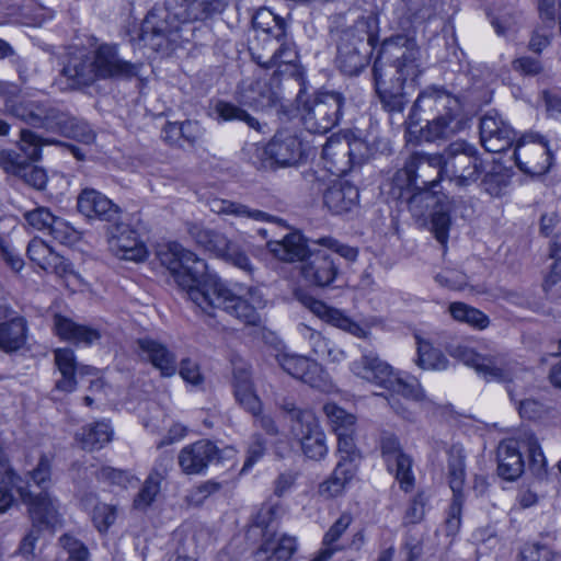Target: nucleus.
Here are the masks:
<instances>
[{"label": "nucleus", "instance_id": "obj_14", "mask_svg": "<svg viewBox=\"0 0 561 561\" xmlns=\"http://www.w3.org/2000/svg\"><path fill=\"white\" fill-rule=\"evenodd\" d=\"M92 56L99 80L136 78L144 67L141 62L123 59L116 44H100L92 50Z\"/></svg>", "mask_w": 561, "mask_h": 561}, {"label": "nucleus", "instance_id": "obj_20", "mask_svg": "<svg viewBox=\"0 0 561 561\" xmlns=\"http://www.w3.org/2000/svg\"><path fill=\"white\" fill-rule=\"evenodd\" d=\"M112 253L121 260L142 262L148 256V249L138 232L126 224H118L108 239Z\"/></svg>", "mask_w": 561, "mask_h": 561}, {"label": "nucleus", "instance_id": "obj_38", "mask_svg": "<svg viewBox=\"0 0 561 561\" xmlns=\"http://www.w3.org/2000/svg\"><path fill=\"white\" fill-rule=\"evenodd\" d=\"M356 471V463L337 461L332 474L319 485V494L327 499L341 495L355 477Z\"/></svg>", "mask_w": 561, "mask_h": 561}, {"label": "nucleus", "instance_id": "obj_39", "mask_svg": "<svg viewBox=\"0 0 561 561\" xmlns=\"http://www.w3.org/2000/svg\"><path fill=\"white\" fill-rule=\"evenodd\" d=\"M187 232L191 238L206 251L221 257L232 241L216 230L204 227L202 224H190Z\"/></svg>", "mask_w": 561, "mask_h": 561}, {"label": "nucleus", "instance_id": "obj_53", "mask_svg": "<svg viewBox=\"0 0 561 561\" xmlns=\"http://www.w3.org/2000/svg\"><path fill=\"white\" fill-rule=\"evenodd\" d=\"M483 173H485L481 182L483 190L491 196L502 195L510 183L507 173L500 165H493Z\"/></svg>", "mask_w": 561, "mask_h": 561}, {"label": "nucleus", "instance_id": "obj_8", "mask_svg": "<svg viewBox=\"0 0 561 561\" xmlns=\"http://www.w3.org/2000/svg\"><path fill=\"white\" fill-rule=\"evenodd\" d=\"M442 157L444 178L457 186L476 183L485 171L478 149L463 140L451 142Z\"/></svg>", "mask_w": 561, "mask_h": 561}, {"label": "nucleus", "instance_id": "obj_64", "mask_svg": "<svg viewBox=\"0 0 561 561\" xmlns=\"http://www.w3.org/2000/svg\"><path fill=\"white\" fill-rule=\"evenodd\" d=\"M96 478L100 481L108 482L124 488H126L134 479V477L128 471L118 470L108 466L102 467L96 472Z\"/></svg>", "mask_w": 561, "mask_h": 561}, {"label": "nucleus", "instance_id": "obj_44", "mask_svg": "<svg viewBox=\"0 0 561 561\" xmlns=\"http://www.w3.org/2000/svg\"><path fill=\"white\" fill-rule=\"evenodd\" d=\"M353 517L348 513H343L337 520L325 533L322 541V548L319 556L312 561H327L333 553L341 549L339 539L352 524Z\"/></svg>", "mask_w": 561, "mask_h": 561}, {"label": "nucleus", "instance_id": "obj_46", "mask_svg": "<svg viewBox=\"0 0 561 561\" xmlns=\"http://www.w3.org/2000/svg\"><path fill=\"white\" fill-rule=\"evenodd\" d=\"M417 340V359L416 364L423 369L445 370L448 367V359L437 348L425 340L416 337Z\"/></svg>", "mask_w": 561, "mask_h": 561}, {"label": "nucleus", "instance_id": "obj_58", "mask_svg": "<svg viewBox=\"0 0 561 561\" xmlns=\"http://www.w3.org/2000/svg\"><path fill=\"white\" fill-rule=\"evenodd\" d=\"M259 91L256 99L245 95V106L254 110H265L276 104L278 101L277 93L266 83V81H259Z\"/></svg>", "mask_w": 561, "mask_h": 561}, {"label": "nucleus", "instance_id": "obj_42", "mask_svg": "<svg viewBox=\"0 0 561 561\" xmlns=\"http://www.w3.org/2000/svg\"><path fill=\"white\" fill-rule=\"evenodd\" d=\"M336 64L343 73L355 76L367 65V57L358 46L342 42L337 48Z\"/></svg>", "mask_w": 561, "mask_h": 561}, {"label": "nucleus", "instance_id": "obj_36", "mask_svg": "<svg viewBox=\"0 0 561 561\" xmlns=\"http://www.w3.org/2000/svg\"><path fill=\"white\" fill-rule=\"evenodd\" d=\"M54 325L57 335L66 341H70L76 344L91 345L99 341L101 333L99 330L77 324L68 318L56 316L54 319Z\"/></svg>", "mask_w": 561, "mask_h": 561}, {"label": "nucleus", "instance_id": "obj_40", "mask_svg": "<svg viewBox=\"0 0 561 561\" xmlns=\"http://www.w3.org/2000/svg\"><path fill=\"white\" fill-rule=\"evenodd\" d=\"M27 337L26 321L15 317L0 323V350L5 353L15 352L24 346Z\"/></svg>", "mask_w": 561, "mask_h": 561}, {"label": "nucleus", "instance_id": "obj_25", "mask_svg": "<svg viewBox=\"0 0 561 561\" xmlns=\"http://www.w3.org/2000/svg\"><path fill=\"white\" fill-rule=\"evenodd\" d=\"M263 153L270 160V167L273 164L279 167H290L296 164L301 156V142L288 130H280L264 147Z\"/></svg>", "mask_w": 561, "mask_h": 561}, {"label": "nucleus", "instance_id": "obj_24", "mask_svg": "<svg viewBox=\"0 0 561 561\" xmlns=\"http://www.w3.org/2000/svg\"><path fill=\"white\" fill-rule=\"evenodd\" d=\"M55 364L61 377L56 381L55 388L58 391L70 393L77 389L76 376H94L96 369L89 365H81L77 362L75 352L71 348L62 347L54 351Z\"/></svg>", "mask_w": 561, "mask_h": 561}, {"label": "nucleus", "instance_id": "obj_29", "mask_svg": "<svg viewBox=\"0 0 561 561\" xmlns=\"http://www.w3.org/2000/svg\"><path fill=\"white\" fill-rule=\"evenodd\" d=\"M27 255L32 262L46 272L55 273L59 276L72 273L66 260L39 238H34L30 241Z\"/></svg>", "mask_w": 561, "mask_h": 561}, {"label": "nucleus", "instance_id": "obj_59", "mask_svg": "<svg viewBox=\"0 0 561 561\" xmlns=\"http://www.w3.org/2000/svg\"><path fill=\"white\" fill-rule=\"evenodd\" d=\"M49 234L59 243L67 245H71L79 240L77 230L59 217H55Z\"/></svg>", "mask_w": 561, "mask_h": 561}, {"label": "nucleus", "instance_id": "obj_22", "mask_svg": "<svg viewBox=\"0 0 561 561\" xmlns=\"http://www.w3.org/2000/svg\"><path fill=\"white\" fill-rule=\"evenodd\" d=\"M480 138L486 151L502 152L512 146L515 133L497 113L489 112L481 118Z\"/></svg>", "mask_w": 561, "mask_h": 561}, {"label": "nucleus", "instance_id": "obj_32", "mask_svg": "<svg viewBox=\"0 0 561 561\" xmlns=\"http://www.w3.org/2000/svg\"><path fill=\"white\" fill-rule=\"evenodd\" d=\"M272 47V54L263 55L252 51L253 59L263 68L270 69L273 67L294 66L298 59V54L295 49L294 43L284 35L277 36L268 41Z\"/></svg>", "mask_w": 561, "mask_h": 561}, {"label": "nucleus", "instance_id": "obj_4", "mask_svg": "<svg viewBox=\"0 0 561 561\" xmlns=\"http://www.w3.org/2000/svg\"><path fill=\"white\" fill-rule=\"evenodd\" d=\"M350 370L355 377L388 391V404L402 417H410L411 412L399 397L407 402H419L425 397L415 378L404 377L373 351H364L359 358L350 364Z\"/></svg>", "mask_w": 561, "mask_h": 561}, {"label": "nucleus", "instance_id": "obj_23", "mask_svg": "<svg viewBox=\"0 0 561 561\" xmlns=\"http://www.w3.org/2000/svg\"><path fill=\"white\" fill-rule=\"evenodd\" d=\"M4 108L26 124L48 130L57 107L32 100L8 99Z\"/></svg>", "mask_w": 561, "mask_h": 561}, {"label": "nucleus", "instance_id": "obj_18", "mask_svg": "<svg viewBox=\"0 0 561 561\" xmlns=\"http://www.w3.org/2000/svg\"><path fill=\"white\" fill-rule=\"evenodd\" d=\"M138 357L152 365L163 377H172L178 370L176 355L162 341L146 335L135 342Z\"/></svg>", "mask_w": 561, "mask_h": 561}, {"label": "nucleus", "instance_id": "obj_50", "mask_svg": "<svg viewBox=\"0 0 561 561\" xmlns=\"http://www.w3.org/2000/svg\"><path fill=\"white\" fill-rule=\"evenodd\" d=\"M165 476L167 466L163 468L162 472L156 470L149 474L134 501L136 508H146L153 502L154 497L160 491V482L165 478Z\"/></svg>", "mask_w": 561, "mask_h": 561}, {"label": "nucleus", "instance_id": "obj_31", "mask_svg": "<svg viewBox=\"0 0 561 561\" xmlns=\"http://www.w3.org/2000/svg\"><path fill=\"white\" fill-rule=\"evenodd\" d=\"M78 210L88 218L111 220L117 213V206L104 194L93 188H84L78 196Z\"/></svg>", "mask_w": 561, "mask_h": 561}, {"label": "nucleus", "instance_id": "obj_30", "mask_svg": "<svg viewBox=\"0 0 561 561\" xmlns=\"http://www.w3.org/2000/svg\"><path fill=\"white\" fill-rule=\"evenodd\" d=\"M359 192L347 181H336L323 193V204L333 214L347 213L356 207Z\"/></svg>", "mask_w": 561, "mask_h": 561}, {"label": "nucleus", "instance_id": "obj_51", "mask_svg": "<svg viewBox=\"0 0 561 561\" xmlns=\"http://www.w3.org/2000/svg\"><path fill=\"white\" fill-rule=\"evenodd\" d=\"M407 191L411 192L408 205L415 216H423L425 210L435 202V191L421 185H412Z\"/></svg>", "mask_w": 561, "mask_h": 561}, {"label": "nucleus", "instance_id": "obj_54", "mask_svg": "<svg viewBox=\"0 0 561 561\" xmlns=\"http://www.w3.org/2000/svg\"><path fill=\"white\" fill-rule=\"evenodd\" d=\"M49 141L43 139L30 129H22L20 133V149L31 161H37L42 157V147Z\"/></svg>", "mask_w": 561, "mask_h": 561}, {"label": "nucleus", "instance_id": "obj_27", "mask_svg": "<svg viewBox=\"0 0 561 561\" xmlns=\"http://www.w3.org/2000/svg\"><path fill=\"white\" fill-rule=\"evenodd\" d=\"M61 75L67 79L69 87L72 89L93 84L99 79L92 51L78 49L71 53L61 70Z\"/></svg>", "mask_w": 561, "mask_h": 561}, {"label": "nucleus", "instance_id": "obj_5", "mask_svg": "<svg viewBox=\"0 0 561 561\" xmlns=\"http://www.w3.org/2000/svg\"><path fill=\"white\" fill-rule=\"evenodd\" d=\"M411 119L425 121L422 129L426 140L449 138L463 128L459 100L436 85L421 91L411 108Z\"/></svg>", "mask_w": 561, "mask_h": 561}, {"label": "nucleus", "instance_id": "obj_34", "mask_svg": "<svg viewBox=\"0 0 561 561\" xmlns=\"http://www.w3.org/2000/svg\"><path fill=\"white\" fill-rule=\"evenodd\" d=\"M298 550L297 539L293 536L271 535L263 539L255 557L260 561H289Z\"/></svg>", "mask_w": 561, "mask_h": 561}, {"label": "nucleus", "instance_id": "obj_21", "mask_svg": "<svg viewBox=\"0 0 561 561\" xmlns=\"http://www.w3.org/2000/svg\"><path fill=\"white\" fill-rule=\"evenodd\" d=\"M300 272L307 282L324 287L336 278L339 266L327 250L311 249L300 266Z\"/></svg>", "mask_w": 561, "mask_h": 561}, {"label": "nucleus", "instance_id": "obj_11", "mask_svg": "<svg viewBox=\"0 0 561 561\" xmlns=\"http://www.w3.org/2000/svg\"><path fill=\"white\" fill-rule=\"evenodd\" d=\"M446 351L455 359L472 367L488 381H505L510 377L506 360L499 354H479L467 344L459 342L450 343Z\"/></svg>", "mask_w": 561, "mask_h": 561}, {"label": "nucleus", "instance_id": "obj_17", "mask_svg": "<svg viewBox=\"0 0 561 561\" xmlns=\"http://www.w3.org/2000/svg\"><path fill=\"white\" fill-rule=\"evenodd\" d=\"M380 449L388 470L394 473L400 488L405 492L411 491L415 481L412 471L413 460L402 450L399 439L392 434H382Z\"/></svg>", "mask_w": 561, "mask_h": 561}, {"label": "nucleus", "instance_id": "obj_15", "mask_svg": "<svg viewBox=\"0 0 561 561\" xmlns=\"http://www.w3.org/2000/svg\"><path fill=\"white\" fill-rule=\"evenodd\" d=\"M363 147L364 142L359 139L351 141L346 137H331L323 146L322 159L332 174L342 175L348 172L354 164L363 161V154L356 153V149Z\"/></svg>", "mask_w": 561, "mask_h": 561}, {"label": "nucleus", "instance_id": "obj_45", "mask_svg": "<svg viewBox=\"0 0 561 561\" xmlns=\"http://www.w3.org/2000/svg\"><path fill=\"white\" fill-rule=\"evenodd\" d=\"M448 311L454 320L466 323L477 330H484L490 324V319L485 313L465 302H451Z\"/></svg>", "mask_w": 561, "mask_h": 561}, {"label": "nucleus", "instance_id": "obj_3", "mask_svg": "<svg viewBox=\"0 0 561 561\" xmlns=\"http://www.w3.org/2000/svg\"><path fill=\"white\" fill-rule=\"evenodd\" d=\"M225 0H164V7L148 12L140 27L139 38L156 51H165L183 36L184 26L221 13Z\"/></svg>", "mask_w": 561, "mask_h": 561}, {"label": "nucleus", "instance_id": "obj_57", "mask_svg": "<svg viewBox=\"0 0 561 561\" xmlns=\"http://www.w3.org/2000/svg\"><path fill=\"white\" fill-rule=\"evenodd\" d=\"M298 331L308 342L312 353L320 358L324 357V354L328 352V347H332V341L304 323L298 325Z\"/></svg>", "mask_w": 561, "mask_h": 561}, {"label": "nucleus", "instance_id": "obj_62", "mask_svg": "<svg viewBox=\"0 0 561 561\" xmlns=\"http://www.w3.org/2000/svg\"><path fill=\"white\" fill-rule=\"evenodd\" d=\"M24 217L27 224L36 230H47L49 232L56 216L46 207H37L27 211Z\"/></svg>", "mask_w": 561, "mask_h": 561}, {"label": "nucleus", "instance_id": "obj_9", "mask_svg": "<svg viewBox=\"0 0 561 561\" xmlns=\"http://www.w3.org/2000/svg\"><path fill=\"white\" fill-rule=\"evenodd\" d=\"M448 482L453 491V501L449 505L447 517L442 526L446 536H455L461 525V511L465 501L463 485L466 480L465 449L459 444H454L447 450Z\"/></svg>", "mask_w": 561, "mask_h": 561}, {"label": "nucleus", "instance_id": "obj_33", "mask_svg": "<svg viewBox=\"0 0 561 561\" xmlns=\"http://www.w3.org/2000/svg\"><path fill=\"white\" fill-rule=\"evenodd\" d=\"M48 130L83 144H91L95 138L94 131L87 122L77 119L59 108H56Z\"/></svg>", "mask_w": 561, "mask_h": 561}, {"label": "nucleus", "instance_id": "obj_61", "mask_svg": "<svg viewBox=\"0 0 561 561\" xmlns=\"http://www.w3.org/2000/svg\"><path fill=\"white\" fill-rule=\"evenodd\" d=\"M234 396L239 403L253 415L261 411V401L253 390V385L234 386Z\"/></svg>", "mask_w": 561, "mask_h": 561}, {"label": "nucleus", "instance_id": "obj_49", "mask_svg": "<svg viewBox=\"0 0 561 561\" xmlns=\"http://www.w3.org/2000/svg\"><path fill=\"white\" fill-rule=\"evenodd\" d=\"M323 412L328 417L332 431L336 434L355 431L356 419L335 403L324 404Z\"/></svg>", "mask_w": 561, "mask_h": 561}, {"label": "nucleus", "instance_id": "obj_56", "mask_svg": "<svg viewBox=\"0 0 561 561\" xmlns=\"http://www.w3.org/2000/svg\"><path fill=\"white\" fill-rule=\"evenodd\" d=\"M355 431L343 432L341 434H336L337 437V454L339 461L350 462V463H358L360 459L359 450L357 449L354 442Z\"/></svg>", "mask_w": 561, "mask_h": 561}, {"label": "nucleus", "instance_id": "obj_13", "mask_svg": "<svg viewBox=\"0 0 561 561\" xmlns=\"http://www.w3.org/2000/svg\"><path fill=\"white\" fill-rule=\"evenodd\" d=\"M275 359L278 366L291 377L320 391L331 390V378L316 360L287 352L277 353Z\"/></svg>", "mask_w": 561, "mask_h": 561}, {"label": "nucleus", "instance_id": "obj_28", "mask_svg": "<svg viewBox=\"0 0 561 561\" xmlns=\"http://www.w3.org/2000/svg\"><path fill=\"white\" fill-rule=\"evenodd\" d=\"M266 249L275 259L287 263H302L311 250L306 238L297 231L287 233L280 240L267 241Z\"/></svg>", "mask_w": 561, "mask_h": 561}, {"label": "nucleus", "instance_id": "obj_35", "mask_svg": "<svg viewBox=\"0 0 561 561\" xmlns=\"http://www.w3.org/2000/svg\"><path fill=\"white\" fill-rule=\"evenodd\" d=\"M497 472L505 480L513 481L524 472V460L517 443L508 440L501 443L497 449Z\"/></svg>", "mask_w": 561, "mask_h": 561}, {"label": "nucleus", "instance_id": "obj_16", "mask_svg": "<svg viewBox=\"0 0 561 561\" xmlns=\"http://www.w3.org/2000/svg\"><path fill=\"white\" fill-rule=\"evenodd\" d=\"M233 451L230 447L220 450L211 440L199 439L180 450L178 462L185 474H204L211 463L221 458V453L233 454Z\"/></svg>", "mask_w": 561, "mask_h": 561}, {"label": "nucleus", "instance_id": "obj_26", "mask_svg": "<svg viewBox=\"0 0 561 561\" xmlns=\"http://www.w3.org/2000/svg\"><path fill=\"white\" fill-rule=\"evenodd\" d=\"M300 301L308 310L327 323L348 332L356 337H367L368 331L341 310L332 308L312 296H302Z\"/></svg>", "mask_w": 561, "mask_h": 561}, {"label": "nucleus", "instance_id": "obj_10", "mask_svg": "<svg viewBox=\"0 0 561 561\" xmlns=\"http://www.w3.org/2000/svg\"><path fill=\"white\" fill-rule=\"evenodd\" d=\"M444 179L442 154L415 152L405 161L404 167L397 171L393 182L399 188L412 185L435 188L438 179Z\"/></svg>", "mask_w": 561, "mask_h": 561}, {"label": "nucleus", "instance_id": "obj_19", "mask_svg": "<svg viewBox=\"0 0 561 561\" xmlns=\"http://www.w3.org/2000/svg\"><path fill=\"white\" fill-rule=\"evenodd\" d=\"M299 424V426H291V433L299 438L306 457L316 461L323 459L328 454L325 434L320 428L314 414H300Z\"/></svg>", "mask_w": 561, "mask_h": 561}, {"label": "nucleus", "instance_id": "obj_1", "mask_svg": "<svg viewBox=\"0 0 561 561\" xmlns=\"http://www.w3.org/2000/svg\"><path fill=\"white\" fill-rule=\"evenodd\" d=\"M158 257L192 302L205 313L211 314V310L221 309L244 324L257 325L261 322L260 311L267 306V299L260 288L250 287L243 295L233 294L207 273L204 260L176 242L162 247Z\"/></svg>", "mask_w": 561, "mask_h": 561}, {"label": "nucleus", "instance_id": "obj_12", "mask_svg": "<svg viewBox=\"0 0 561 561\" xmlns=\"http://www.w3.org/2000/svg\"><path fill=\"white\" fill-rule=\"evenodd\" d=\"M517 167L533 175L545 174L551 167L552 156L547 141L538 134L522 136L514 150Z\"/></svg>", "mask_w": 561, "mask_h": 561}, {"label": "nucleus", "instance_id": "obj_52", "mask_svg": "<svg viewBox=\"0 0 561 561\" xmlns=\"http://www.w3.org/2000/svg\"><path fill=\"white\" fill-rule=\"evenodd\" d=\"M225 262L237 267L250 277H253L256 267L248 253L237 243L231 242L221 256Z\"/></svg>", "mask_w": 561, "mask_h": 561}, {"label": "nucleus", "instance_id": "obj_6", "mask_svg": "<svg viewBox=\"0 0 561 561\" xmlns=\"http://www.w3.org/2000/svg\"><path fill=\"white\" fill-rule=\"evenodd\" d=\"M53 456L42 454L36 467L27 472L31 481L41 489L38 493L31 491L28 482L16 484V493L26 505L34 528H54L60 522L59 503L47 486L51 480Z\"/></svg>", "mask_w": 561, "mask_h": 561}, {"label": "nucleus", "instance_id": "obj_63", "mask_svg": "<svg viewBox=\"0 0 561 561\" xmlns=\"http://www.w3.org/2000/svg\"><path fill=\"white\" fill-rule=\"evenodd\" d=\"M62 549L68 553L67 561H87L88 548L77 538L65 535L60 538Z\"/></svg>", "mask_w": 561, "mask_h": 561}, {"label": "nucleus", "instance_id": "obj_41", "mask_svg": "<svg viewBox=\"0 0 561 561\" xmlns=\"http://www.w3.org/2000/svg\"><path fill=\"white\" fill-rule=\"evenodd\" d=\"M113 428L107 421H98L83 426L77 434V440L84 450H98L103 448L113 438Z\"/></svg>", "mask_w": 561, "mask_h": 561}, {"label": "nucleus", "instance_id": "obj_48", "mask_svg": "<svg viewBox=\"0 0 561 561\" xmlns=\"http://www.w3.org/2000/svg\"><path fill=\"white\" fill-rule=\"evenodd\" d=\"M215 113L218 115L219 118L222 121L229 122V121H240L245 123L250 128L261 131L262 125L260 124L259 119L249 114L245 110H243L241 106H238L233 103L226 102V101H218L215 104Z\"/></svg>", "mask_w": 561, "mask_h": 561}, {"label": "nucleus", "instance_id": "obj_47", "mask_svg": "<svg viewBox=\"0 0 561 561\" xmlns=\"http://www.w3.org/2000/svg\"><path fill=\"white\" fill-rule=\"evenodd\" d=\"M282 507L278 504H265L261 507L253 519V524L249 533L260 529L263 539L275 535L278 518L280 516Z\"/></svg>", "mask_w": 561, "mask_h": 561}, {"label": "nucleus", "instance_id": "obj_55", "mask_svg": "<svg viewBox=\"0 0 561 561\" xmlns=\"http://www.w3.org/2000/svg\"><path fill=\"white\" fill-rule=\"evenodd\" d=\"M277 28V32L274 34V38L285 33V22L278 15H275L268 9H260L255 15L253 16V25L255 28L262 30L264 33H272L273 26Z\"/></svg>", "mask_w": 561, "mask_h": 561}, {"label": "nucleus", "instance_id": "obj_43", "mask_svg": "<svg viewBox=\"0 0 561 561\" xmlns=\"http://www.w3.org/2000/svg\"><path fill=\"white\" fill-rule=\"evenodd\" d=\"M209 209L218 215H231L237 218H249L255 221H267L271 216L257 209H251L245 205L222 198H211L208 202Z\"/></svg>", "mask_w": 561, "mask_h": 561}, {"label": "nucleus", "instance_id": "obj_7", "mask_svg": "<svg viewBox=\"0 0 561 561\" xmlns=\"http://www.w3.org/2000/svg\"><path fill=\"white\" fill-rule=\"evenodd\" d=\"M298 102L304 127L312 134H324L339 124L345 99L340 92L321 91L306 100L299 94Z\"/></svg>", "mask_w": 561, "mask_h": 561}, {"label": "nucleus", "instance_id": "obj_37", "mask_svg": "<svg viewBox=\"0 0 561 561\" xmlns=\"http://www.w3.org/2000/svg\"><path fill=\"white\" fill-rule=\"evenodd\" d=\"M80 503L84 510L91 507V520L100 534H106L115 524L118 515L117 506L96 502L94 493H88L81 496Z\"/></svg>", "mask_w": 561, "mask_h": 561}, {"label": "nucleus", "instance_id": "obj_60", "mask_svg": "<svg viewBox=\"0 0 561 561\" xmlns=\"http://www.w3.org/2000/svg\"><path fill=\"white\" fill-rule=\"evenodd\" d=\"M312 244L321 245L327 250H330L340 255L341 257L345 259L347 262H355L358 256V250L356 248L341 243L340 241L332 237L320 238L318 240L312 241Z\"/></svg>", "mask_w": 561, "mask_h": 561}, {"label": "nucleus", "instance_id": "obj_2", "mask_svg": "<svg viewBox=\"0 0 561 561\" xmlns=\"http://www.w3.org/2000/svg\"><path fill=\"white\" fill-rule=\"evenodd\" d=\"M424 68L413 38L398 35L383 41L373 67L375 88L382 108L393 118L403 117L411 92Z\"/></svg>", "mask_w": 561, "mask_h": 561}]
</instances>
